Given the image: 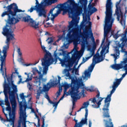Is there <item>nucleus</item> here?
Here are the masks:
<instances>
[{
  "instance_id": "f257e3e1",
  "label": "nucleus",
  "mask_w": 127,
  "mask_h": 127,
  "mask_svg": "<svg viewBox=\"0 0 127 127\" xmlns=\"http://www.w3.org/2000/svg\"><path fill=\"white\" fill-rule=\"evenodd\" d=\"M7 10L3 12L1 16L3 17L5 15H8L7 23L10 24V26L6 25L2 29V34L4 36H6L5 44L3 47L2 51L0 49V64H5L6 61V57L7 56V50L9 49V44L11 40H15L14 38V34L13 32L15 29V24L19 22V20L15 17L11 16H15L17 12H22V10L19 9L16 3H13L8 5L6 7Z\"/></svg>"
},
{
  "instance_id": "f03ea898",
  "label": "nucleus",
  "mask_w": 127,
  "mask_h": 127,
  "mask_svg": "<svg viewBox=\"0 0 127 127\" xmlns=\"http://www.w3.org/2000/svg\"><path fill=\"white\" fill-rule=\"evenodd\" d=\"M68 2L69 4H67V2L64 3H60L58 4V7H60L62 10L63 11L67 12L68 9L70 10V12H68L69 17L74 19L75 17L78 16V14L80 11H83V15H87L88 13V10L87 9V4L88 2L86 0H80V5H79V3H76L74 0H68Z\"/></svg>"
},
{
  "instance_id": "7ed1b4c3",
  "label": "nucleus",
  "mask_w": 127,
  "mask_h": 127,
  "mask_svg": "<svg viewBox=\"0 0 127 127\" xmlns=\"http://www.w3.org/2000/svg\"><path fill=\"white\" fill-rule=\"evenodd\" d=\"M5 69V76L7 79L8 83H6V80H4V90H5L7 94H8L10 104L12 106V113H15V109H16V100L15 99V94L17 93V86L13 84V81L12 80V74L9 77L6 75V68Z\"/></svg>"
},
{
  "instance_id": "20e7f679",
  "label": "nucleus",
  "mask_w": 127,
  "mask_h": 127,
  "mask_svg": "<svg viewBox=\"0 0 127 127\" xmlns=\"http://www.w3.org/2000/svg\"><path fill=\"white\" fill-rule=\"evenodd\" d=\"M112 0H107L106 4V17H105V24L104 28V38L102 40L101 46L105 43L106 38L109 36V33L112 30L113 27V22H114V19H112L113 16V7H112Z\"/></svg>"
},
{
  "instance_id": "39448f33",
  "label": "nucleus",
  "mask_w": 127,
  "mask_h": 127,
  "mask_svg": "<svg viewBox=\"0 0 127 127\" xmlns=\"http://www.w3.org/2000/svg\"><path fill=\"white\" fill-rule=\"evenodd\" d=\"M116 89L112 88V90L111 91L110 94H108L107 97L105 98L104 101V105L102 108V114L103 118L104 119H107V120L104 119L103 122L105 123V127H114V124L112 122V119H111V115H110V104L111 101H112V95L116 91Z\"/></svg>"
},
{
  "instance_id": "423d86ee",
  "label": "nucleus",
  "mask_w": 127,
  "mask_h": 127,
  "mask_svg": "<svg viewBox=\"0 0 127 127\" xmlns=\"http://www.w3.org/2000/svg\"><path fill=\"white\" fill-rule=\"evenodd\" d=\"M36 0V5L32 6L28 11L33 12V10H36L38 14V16L46 17V13L47 11L45 9L46 6L51 5L54 3H56L58 0H43L40 3L38 2V0Z\"/></svg>"
},
{
  "instance_id": "0eeeda50",
  "label": "nucleus",
  "mask_w": 127,
  "mask_h": 127,
  "mask_svg": "<svg viewBox=\"0 0 127 127\" xmlns=\"http://www.w3.org/2000/svg\"><path fill=\"white\" fill-rule=\"evenodd\" d=\"M68 33L67 34V37L68 39V42L71 43L73 41L75 47H77L78 44L77 38H79L80 33H82V31L79 28L70 27L69 25L68 26Z\"/></svg>"
},
{
  "instance_id": "6e6552de",
  "label": "nucleus",
  "mask_w": 127,
  "mask_h": 127,
  "mask_svg": "<svg viewBox=\"0 0 127 127\" xmlns=\"http://www.w3.org/2000/svg\"><path fill=\"white\" fill-rule=\"evenodd\" d=\"M70 80H71L70 84L71 85V90H69L68 92H69L73 101L75 102V101H77L81 98L80 91H79V87L77 86V80L73 77L70 78Z\"/></svg>"
},
{
  "instance_id": "1a4fd4ad",
  "label": "nucleus",
  "mask_w": 127,
  "mask_h": 127,
  "mask_svg": "<svg viewBox=\"0 0 127 127\" xmlns=\"http://www.w3.org/2000/svg\"><path fill=\"white\" fill-rule=\"evenodd\" d=\"M42 65L43 67V74H47L48 67L50 65H52L54 63V60L52 59L51 56H47V55H45L44 58L41 59Z\"/></svg>"
},
{
  "instance_id": "9d476101",
  "label": "nucleus",
  "mask_w": 127,
  "mask_h": 127,
  "mask_svg": "<svg viewBox=\"0 0 127 127\" xmlns=\"http://www.w3.org/2000/svg\"><path fill=\"white\" fill-rule=\"evenodd\" d=\"M120 4V2H117L116 5V10L115 13L117 16L118 20H120V18L121 17V19L120 20V23L122 25H124V24H126V19L124 18V14H123V12L122 11V8L121 7L119 6Z\"/></svg>"
},
{
  "instance_id": "9b49d317",
  "label": "nucleus",
  "mask_w": 127,
  "mask_h": 127,
  "mask_svg": "<svg viewBox=\"0 0 127 127\" xmlns=\"http://www.w3.org/2000/svg\"><path fill=\"white\" fill-rule=\"evenodd\" d=\"M52 85L50 84V82H48L47 84L44 85L43 89L41 87H39L38 90H37V95L36 96V99L37 100L36 103H37V101L39 100L40 98V96L41 94H42L43 92H48L49 90H50V88H51Z\"/></svg>"
},
{
  "instance_id": "f8f14e48",
  "label": "nucleus",
  "mask_w": 127,
  "mask_h": 127,
  "mask_svg": "<svg viewBox=\"0 0 127 127\" xmlns=\"http://www.w3.org/2000/svg\"><path fill=\"white\" fill-rule=\"evenodd\" d=\"M109 47V45H104L102 47V49L101 51L100 52V56L98 54V56H94V59H97V61L95 60V63H100L102 62V61H104V58L103 57L104 56V54H105V51L107 50V48Z\"/></svg>"
},
{
  "instance_id": "ddd939ff",
  "label": "nucleus",
  "mask_w": 127,
  "mask_h": 127,
  "mask_svg": "<svg viewBox=\"0 0 127 127\" xmlns=\"http://www.w3.org/2000/svg\"><path fill=\"white\" fill-rule=\"evenodd\" d=\"M83 32L85 35L86 38H91L92 40V42L94 43V45L93 46V48H96V43L95 42V38H94V35L92 32V31H90V33L89 34V26H86L84 29H83Z\"/></svg>"
},
{
  "instance_id": "4468645a",
  "label": "nucleus",
  "mask_w": 127,
  "mask_h": 127,
  "mask_svg": "<svg viewBox=\"0 0 127 127\" xmlns=\"http://www.w3.org/2000/svg\"><path fill=\"white\" fill-rule=\"evenodd\" d=\"M23 21H24V22H28L29 23H31V26L34 28H38L39 22H36L33 20V19L31 18L29 15L23 17Z\"/></svg>"
},
{
  "instance_id": "2eb2a0df",
  "label": "nucleus",
  "mask_w": 127,
  "mask_h": 127,
  "mask_svg": "<svg viewBox=\"0 0 127 127\" xmlns=\"http://www.w3.org/2000/svg\"><path fill=\"white\" fill-rule=\"evenodd\" d=\"M126 58L124 59V61L121 62L120 64H115L112 65V68L115 70H120V69H124L125 67L127 66V55H125Z\"/></svg>"
},
{
  "instance_id": "dca6fc26",
  "label": "nucleus",
  "mask_w": 127,
  "mask_h": 127,
  "mask_svg": "<svg viewBox=\"0 0 127 127\" xmlns=\"http://www.w3.org/2000/svg\"><path fill=\"white\" fill-rule=\"evenodd\" d=\"M105 98L100 97V91H98L97 94L96 96V97H94L93 98H90L89 101H90L91 103H97V106L99 108H100V106H101V102Z\"/></svg>"
},
{
  "instance_id": "f3484780",
  "label": "nucleus",
  "mask_w": 127,
  "mask_h": 127,
  "mask_svg": "<svg viewBox=\"0 0 127 127\" xmlns=\"http://www.w3.org/2000/svg\"><path fill=\"white\" fill-rule=\"evenodd\" d=\"M96 64H98V63H96V60L93 58L92 63L88 68V70H86L84 72L85 77H87V78H90L91 77V73L93 72V70H94Z\"/></svg>"
},
{
  "instance_id": "a211bd4d",
  "label": "nucleus",
  "mask_w": 127,
  "mask_h": 127,
  "mask_svg": "<svg viewBox=\"0 0 127 127\" xmlns=\"http://www.w3.org/2000/svg\"><path fill=\"white\" fill-rule=\"evenodd\" d=\"M73 50L71 52L67 53V51L63 50V55L64 57V59H59V61L61 62V64H62V66H64L65 65V63H67L68 62V55L69 54H71L72 52H73Z\"/></svg>"
},
{
  "instance_id": "6ab92c4d",
  "label": "nucleus",
  "mask_w": 127,
  "mask_h": 127,
  "mask_svg": "<svg viewBox=\"0 0 127 127\" xmlns=\"http://www.w3.org/2000/svg\"><path fill=\"white\" fill-rule=\"evenodd\" d=\"M4 96H5V104L7 107L6 108V111H8L9 112V117H11V107H10V103H9V101L8 100V95L7 94V92L4 90Z\"/></svg>"
},
{
  "instance_id": "aec40b11",
  "label": "nucleus",
  "mask_w": 127,
  "mask_h": 127,
  "mask_svg": "<svg viewBox=\"0 0 127 127\" xmlns=\"http://www.w3.org/2000/svg\"><path fill=\"white\" fill-rule=\"evenodd\" d=\"M73 121L75 123L74 127H83L84 125H87L88 123V119H86L85 118H83L79 123H78V120H76L75 119H74Z\"/></svg>"
},
{
  "instance_id": "412c9836",
  "label": "nucleus",
  "mask_w": 127,
  "mask_h": 127,
  "mask_svg": "<svg viewBox=\"0 0 127 127\" xmlns=\"http://www.w3.org/2000/svg\"><path fill=\"white\" fill-rule=\"evenodd\" d=\"M20 114L19 116V120L18 121V125L17 127H21V123H22V117L25 114L23 113V110H22V105L20 106Z\"/></svg>"
},
{
  "instance_id": "4be33fe9",
  "label": "nucleus",
  "mask_w": 127,
  "mask_h": 127,
  "mask_svg": "<svg viewBox=\"0 0 127 127\" xmlns=\"http://www.w3.org/2000/svg\"><path fill=\"white\" fill-rule=\"evenodd\" d=\"M72 20H71L70 22H69V27H74V26H77L78 25V23H79V21L76 19V17L74 18V19H72Z\"/></svg>"
},
{
  "instance_id": "5701e85b",
  "label": "nucleus",
  "mask_w": 127,
  "mask_h": 127,
  "mask_svg": "<svg viewBox=\"0 0 127 127\" xmlns=\"http://www.w3.org/2000/svg\"><path fill=\"white\" fill-rule=\"evenodd\" d=\"M2 112L5 118L7 119V122H9V123H12L13 127H14V118L10 117V118L8 119V117H8L7 114L4 113V110L3 109Z\"/></svg>"
},
{
  "instance_id": "b1692460",
  "label": "nucleus",
  "mask_w": 127,
  "mask_h": 127,
  "mask_svg": "<svg viewBox=\"0 0 127 127\" xmlns=\"http://www.w3.org/2000/svg\"><path fill=\"white\" fill-rule=\"evenodd\" d=\"M123 42H125V44H122L119 45V47H121L122 49V52L125 53V55H127V51H126V49H124V47L126 46L127 47V40L125 39V38H123Z\"/></svg>"
},
{
  "instance_id": "393cba45",
  "label": "nucleus",
  "mask_w": 127,
  "mask_h": 127,
  "mask_svg": "<svg viewBox=\"0 0 127 127\" xmlns=\"http://www.w3.org/2000/svg\"><path fill=\"white\" fill-rule=\"evenodd\" d=\"M122 80L123 78H121L120 79H116V81L113 83V85H112V88L117 89V88L119 87L120 84H121V82H122Z\"/></svg>"
},
{
  "instance_id": "a878e982",
  "label": "nucleus",
  "mask_w": 127,
  "mask_h": 127,
  "mask_svg": "<svg viewBox=\"0 0 127 127\" xmlns=\"http://www.w3.org/2000/svg\"><path fill=\"white\" fill-rule=\"evenodd\" d=\"M95 6V3H92V4H89L88 5V9L90 11H91L92 13H94V12H96L98 10Z\"/></svg>"
},
{
  "instance_id": "bb28decb",
  "label": "nucleus",
  "mask_w": 127,
  "mask_h": 127,
  "mask_svg": "<svg viewBox=\"0 0 127 127\" xmlns=\"http://www.w3.org/2000/svg\"><path fill=\"white\" fill-rule=\"evenodd\" d=\"M62 87H64V92L66 93V91L69 89V88H71L72 89V85L70 84H68L67 82H64V84H63L62 85ZM71 90V89H69Z\"/></svg>"
},
{
  "instance_id": "cd10ccee",
  "label": "nucleus",
  "mask_w": 127,
  "mask_h": 127,
  "mask_svg": "<svg viewBox=\"0 0 127 127\" xmlns=\"http://www.w3.org/2000/svg\"><path fill=\"white\" fill-rule=\"evenodd\" d=\"M24 104H22V102H21V103L19 104V110H20V106H22V110L23 113L25 115V113H24V112L26 111V109H27V104L26 103H24Z\"/></svg>"
},
{
  "instance_id": "c85d7f7f",
  "label": "nucleus",
  "mask_w": 127,
  "mask_h": 127,
  "mask_svg": "<svg viewBox=\"0 0 127 127\" xmlns=\"http://www.w3.org/2000/svg\"><path fill=\"white\" fill-rule=\"evenodd\" d=\"M68 64L65 63V64H64V66L65 65V67H73V65L74 64V62H73L72 60H70L69 59H67V62Z\"/></svg>"
},
{
  "instance_id": "c756f323",
  "label": "nucleus",
  "mask_w": 127,
  "mask_h": 127,
  "mask_svg": "<svg viewBox=\"0 0 127 127\" xmlns=\"http://www.w3.org/2000/svg\"><path fill=\"white\" fill-rule=\"evenodd\" d=\"M45 55H47L48 57L50 56L52 59L54 60V62H55V63H57V61L58 60H59V59H61V58H55V59H54L52 57V55H51V53H49V52H47Z\"/></svg>"
},
{
  "instance_id": "7c9ffc66",
  "label": "nucleus",
  "mask_w": 127,
  "mask_h": 127,
  "mask_svg": "<svg viewBox=\"0 0 127 127\" xmlns=\"http://www.w3.org/2000/svg\"><path fill=\"white\" fill-rule=\"evenodd\" d=\"M20 98L24 101V103H26L25 101V98H28V95L27 96H25L24 93H22L20 94Z\"/></svg>"
},
{
  "instance_id": "2f4dec72",
  "label": "nucleus",
  "mask_w": 127,
  "mask_h": 127,
  "mask_svg": "<svg viewBox=\"0 0 127 127\" xmlns=\"http://www.w3.org/2000/svg\"><path fill=\"white\" fill-rule=\"evenodd\" d=\"M46 41L48 42V44H52V43L54 42V39L52 37H48Z\"/></svg>"
},
{
  "instance_id": "473e14b6",
  "label": "nucleus",
  "mask_w": 127,
  "mask_h": 127,
  "mask_svg": "<svg viewBox=\"0 0 127 127\" xmlns=\"http://www.w3.org/2000/svg\"><path fill=\"white\" fill-rule=\"evenodd\" d=\"M59 14V13L57 12V13H55L54 14H52L51 17V20L53 21V22H54V19H55V17L58 16V15Z\"/></svg>"
},
{
  "instance_id": "72a5a7b5",
  "label": "nucleus",
  "mask_w": 127,
  "mask_h": 127,
  "mask_svg": "<svg viewBox=\"0 0 127 127\" xmlns=\"http://www.w3.org/2000/svg\"><path fill=\"white\" fill-rule=\"evenodd\" d=\"M23 122L22 121V125L24 127H26V117L23 116L22 117Z\"/></svg>"
},
{
  "instance_id": "f704fd0d",
  "label": "nucleus",
  "mask_w": 127,
  "mask_h": 127,
  "mask_svg": "<svg viewBox=\"0 0 127 127\" xmlns=\"http://www.w3.org/2000/svg\"><path fill=\"white\" fill-rule=\"evenodd\" d=\"M83 105L84 106H82V107L80 108L79 110H78V112L82 110V109H85V108H87V107H88V105H89V101H86L84 102Z\"/></svg>"
},
{
  "instance_id": "c9c22d12",
  "label": "nucleus",
  "mask_w": 127,
  "mask_h": 127,
  "mask_svg": "<svg viewBox=\"0 0 127 127\" xmlns=\"http://www.w3.org/2000/svg\"><path fill=\"white\" fill-rule=\"evenodd\" d=\"M25 75H27V78L25 80V82H29V81H31L32 80V77H29V74H28L27 72H25Z\"/></svg>"
},
{
  "instance_id": "e433bc0d",
  "label": "nucleus",
  "mask_w": 127,
  "mask_h": 127,
  "mask_svg": "<svg viewBox=\"0 0 127 127\" xmlns=\"http://www.w3.org/2000/svg\"><path fill=\"white\" fill-rule=\"evenodd\" d=\"M66 73H65V76L66 77H67L68 79H72V78L73 77V76H72V75H71V74H70V72H66Z\"/></svg>"
},
{
  "instance_id": "4c0bfd02",
  "label": "nucleus",
  "mask_w": 127,
  "mask_h": 127,
  "mask_svg": "<svg viewBox=\"0 0 127 127\" xmlns=\"http://www.w3.org/2000/svg\"><path fill=\"white\" fill-rule=\"evenodd\" d=\"M59 101H58L57 102H54L53 103V107H55L54 108V111H55L56 110V109H57V107L58 106V104H59Z\"/></svg>"
},
{
  "instance_id": "58836bf2",
  "label": "nucleus",
  "mask_w": 127,
  "mask_h": 127,
  "mask_svg": "<svg viewBox=\"0 0 127 127\" xmlns=\"http://www.w3.org/2000/svg\"><path fill=\"white\" fill-rule=\"evenodd\" d=\"M35 116L36 118L38 119V127H40V119L39 118V116L37 115L36 113H35Z\"/></svg>"
},
{
  "instance_id": "ea45409f",
  "label": "nucleus",
  "mask_w": 127,
  "mask_h": 127,
  "mask_svg": "<svg viewBox=\"0 0 127 127\" xmlns=\"http://www.w3.org/2000/svg\"><path fill=\"white\" fill-rule=\"evenodd\" d=\"M69 60H71V61L75 62V61H76V55H72L71 57V59H69Z\"/></svg>"
},
{
  "instance_id": "a19ab883",
  "label": "nucleus",
  "mask_w": 127,
  "mask_h": 127,
  "mask_svg": "<svg viewBox=\"0 0 127 127\" xmlns=\"http://www.w3.org/2000/svg\"><path fill=\"white\" fill-rule=\"evenodd\" d=\"M53 10H54V8L53 9H51L49 13L48 14V16L49 17L50 16V15H52V14H53Z\"/></svg>"
},
{
  "instance_id": "79ce46f5",
  "label": "nucleus",
  "mask_w": 127,
  "mask_h": 127,
  "mask_svg": "<svg viewBox=\"0 0 127 127\" xmlns=\"http://www.w3.org/2000/svg\"><path fill=\"white\" fill-rule=\"evenodd\" d=\"M112 35H113V37L114 38H116V39H118V38H119V35L117 34H113V32H111V35L110 37L112 36Z\"/></svg>"
},
{
  "instance_id": "37998d69",
  "label": "nucleus",
  "mask_w": 127,
  "mask_h": 127,
  "mask_svg": "<svg viewBox=\"0 0 127 127\" xmlns=\"http://www.w3.org/2000/svg\"><path fill=\"white\" fill-rule=\"evenodd\" d=\"M88 109L86 108L85 109V118L86 120H88L87 118H88Z\"/></svg>"
},
{
  "instance_id": "c03bdc74",
  "label": "nucleus",
  "mask_w": 127,
  "mask_h": 127,
  "mask_svg": "<svg viewBox=\"0 0 127 127\" xmlns=\"http://www.w3.org/2000/svg\"><path fill=\"white\" fill-rule=\"evenodd\" d=\"M83 23H85V22H86V21L88 20V18L87 16H85V15H83Z\"/></svg>"
},
{
  "instance_id": "a18cd8bd",
  "label": "nucleus",
  "mask_w": 127,
  "mask_h": 127,
  "mask_svg": "<svg viewBox=\"0 0 127 127\" xmlns=\"http://www.w3.org/2000/svg\"><path fill=\"white\" fill-rule=\"evenodd\" d=\"M124 69L125 70V71H126L125 73H124L122 75V77H125L126 75L127 74V66H125V68H124Z\"/></svg>"
},
{
  "instance_id": "49530a36",
  "label": "nucleus",
  "mask_w": 127,
  "mask_h": 127,
  "mask_svg": "<svg viewBox=\"0 0 127 127\" xmlns=\"http://www.w3.org/2000/svg\"><path fill=\"white\" fill-rule=\"evenodd\" d=\"M68 69H64V73H67V72H70V71H72L71 67H68Z\"/></svg>"
},
{
  "instance_id": "de8ad7c7",
  "label": "nucleus",
  "mask_w": 127,
  "mask_h": 127,
  "mask_svg": "<svg viewBox=\"0 0 127 127\" xmlns=\"http://www.w3.org/2000/svg\"><path fill=\"white\" fill-rule=\"evenodd\" d=\"M38 72V69L36 67H35L33 69V73L34 75H35V73H37Z\"/></svg>"
},
{
  "instance_id": "09e8293b",
  "label": "nucleus",
  "mask_w": 127,
  "mask_h": 127,
  "mask_svg": "<svg viewBox=\"0 0 127 127\" xmlns=\"http://www.w3.org/2000/svg\"><path fill=\"white\" fill-rule=\"evenodd\" d=\"M65 95H66V92H64L62 97L60 99L59 102L60 103V101H62L63 99H64V97H65Z\"/></svg>"
},
{
  "instance_id": "8fccbe9b",
  "label": "nucleus",
  "mask_w": 127,
  "mask_h": 127,
  "mask_svg": "<svg viewBox=\"0 0 127 127\" xmlns=\"http://www.w3.org/2000/svg\"><path fill=\"white\" fill-rule=\"evenodd\" d=\"M24 82H25V81H22V78H20L19 79V80L18 81V82H17V84L19 85V84H20V83H24Z\"/></svg>"
},
{
  "instance_id": "3c124183",
  "label": "nucleus",
  "mask_w": 127,
  "mask_h": 127,
  "mask_svg": "<svg viewBox=\"0 0 127 127\" xmlns=\"http://www.w3.org/2000/svg\"><path fill=\"white\" fill-rule=\"evenodd\" d=\"M64 47H65V49H68V48H69V45H68V43L64 44Z\"/></svg>"
},
{
  "instance_id": "603ef678",
  "label": "nucleus",
  "mask_w": 127,
  "mask_h": 127,
  "mask_svg": "<svg viewBox=\"0 0 127 127\" xmlns=\"http://www.w3.org/2000/svg\"><path fill=\"white\" fill-rule=\"evenodd\" d=\"M17 52H18V54L20 56H21L22 55V53L20 52V48L18 49Z\"/></svg>"
},
{
  "instance_id": "864d4df0",
  "label": "nucleus",
  "mask_w": 127,
  "mask_h": 127,
  "mask_svg": "<svg viewBox=\"0 0 127 127\" xmlns=\"http://www.w3.org/2000/svg\"><path fill=\"white\" fill-rule=\"evenodd\" d=\"M93 54H94V53L91 54L90 56L86 58L85 60H86V61H88V60H89V59H90V58H91V57H92V56H93Z\"/></svg>"
},
{
  "instance_id": "5fc2aeb1",
  "label": "nucleus",
  "mask_w": 127,
  "mask_h": 127,
  "mask_svg": "<svg viewBox=\"0 0 127 127\" xmlns=\"http://www.w3.org/2000/svg\"><path fill=\"white\" fill-rule=\"evenodd\" d=\"M54 56L55 58H59V57H58V54L56 53V51L54 52Z\"/></svg>"
},
{
  "instance_id": "6e6d98bb",
  "label": "nucleus",
  "mask_w": 127,
  "mask_h": 127,
  "mask_svg": "<svg viewBox=\"0 0 127 127\" xmlns=\"http://www.w3.org/2000/svg\"><path fill=\"white\" fill-rule=\"evenodd\" d=\"M45 116H43V117L42 118V121H43L42 124H45Z\"/></svg>"
},
{
  "instance_id": "4d7b16f0",
  "label": "nucleus",
  "mask_w": 127,
  "mask_h": 127,
  "mask_svg": "<svg viewBox=\"0 0 127 127\" xmlns=\"http://www.w3.org/2000/svg\"><path fill=\"white\" fill-rule=\"evenodd\" d=\"M87 61L86 60V59H85V58H82V61L81 63V64H84V63H85V62H86Z\"/></svg>"
},
{
  "instance_id": "13d9d810",
  "label": "nucleus",
  "mask_w": 127,
  "mask_h": 127,
  "mask_svg": "<svg viewBox=\"0 0 127 127\" xmlns=\"http://www.w3.org/2000/svg\"><path fill=\"white\" fill-rule=\"evenodd\" d=\"M92 106L93 107V108H94L95 109H98L99 108V106H98L96 104H94L92 105Z\"/></svg>"
},
{
  "instance_id": "bf43d9fd",
  "label": "nucleus",
  "mask_w": 127,
  "mask_h": 127,
  "mask_svg": "<svg viewBox=\"0 0 127 127\" xmlns=\"http://www.w3.org/2000/svg\"><path fill=\"white\" fill-rule=\"evenodd\" d=\"M0 121H1V122H3L4 123H5L6 122H7V119H6V120H5V119L2 118H2H1V119H0Z\"/></svg>"
},
{
  "instance_id": "052dcab7",
  "label": "nucleus",
  "mask_w": 127,
  "mask_h": 127,
  "mask_svg": "<svg viewBox=\"0 0 127 127\" xmlns=\"http://www.w3.org/2000/svg\"><path fill=\"white\" fill-rule=\"evenodd\" d=\"M45 98H46V99H47L48 101V100L50 99V97H49V95H48V94H46Z\"/></svg>"
},
{
  "instance_id": "680f3d73",
  "label": "nucleus",
  "mask_w": 127,
  "mask_h": 127,
  "mask_svg": "<svg viewBox=\"0 0 127 127\" xmlns=\"http://www.w3.org/2000/svg\"><path fill=\"white\" fill-rule=\"evenodd\" d=\"M89 127H92V121L91 120H89Z\"/></svg>"
},
{
  "instance_id": "e2e57ef3",
  "label": "nucleus",
  "mask_w": 127,
  "mask_h": 127,
  "mask_svg": "<svg viewBox=\"0 0 127 127\" xmlns=\"http://www.w3.org/2000/svg\"><path fill=\"white\" fill-rule=\"evenodd\" d=\"M57 94L58 95H57V98H58V97L61 95V92H60V91H58Z\"/></svg>"
},
{
  "instance_id": "0e129e2a",
  "label": "nucleus",
  "mask_w": 127,
  "mask_h": 127,
  "mask_svg": "<svg viewBox=\"0 0 127 127\" xmlns=\"http://www.w3.org/2000/svg\"><path fill=\"white\" fill-rule=\"evenodd\" d=\"M60 80H61V77L60 76H58V84H59V85H60Z\"/></svg>"
},
{
  "instance_id": "69168bd1",
  "label": "nucleus",
  "mask_w": 127,
  "mask_h": 127,
  "mask_svg": "<svg viewBox=\"0 0 127 127\" xmlns=\"http://www.w3.org/2000/svg\"><path fill=\"white\" fill-rule=\"evenodd\" d=\"M75 68H72V69H71V73H72V74H74V73H75Z\"/></svg>"
},
{
  "instance_id": "338daca9",
  "label": "nucleus",
  "mask_w": 127,
  "mask_h": 127,
  "mask_svg": "<svg viewBox=\"0 0 127 127\" xmlns=\"http://www.w3.org/2000/svg\"><path fill=\"white\" fill-rule=\"evenodd\" d=\"M19 62H22V61H23V59H22V58H20L18 60Z\"/></svg>"
},
{
  "instance_id": "774afa93",
  "label": "nucleus",
  "mask_w": 127,
  "mask_h": 127,
  "mask_svg": "<svg viewBox=\"0 0 127 127\" xmlns=\"http://www.w3.org/2000/svg\"><path fill=\"white\" fill-rule=\"evenodd\" d=\"M48 101L50 103V104H53V103H54V102H53V101H51V100H50V99H49Z\"/></svg>"
}]
</instances>
